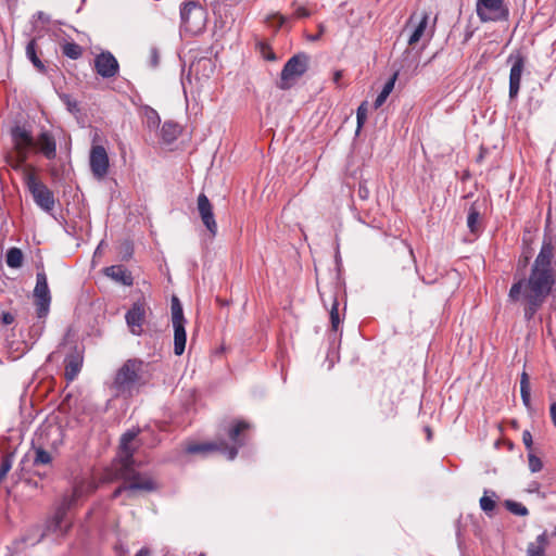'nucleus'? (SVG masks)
<instances>
[{"label":"nucleus","mask_w":556,"mask_h":556,"mask_svg":"<svg viewBox=\"0 0 556 556\" xmlns=\"http://www.w3.org/2000/svg\"><path fill=\"white\" fill-rule=\"evenodd\" d=\"M258 48H260V52H261L262 56L265 60H268V61H275L276 60L275 53L271 51V49L267 45L260 43Z\"/></svg>","instance_id":"37"},{"label":"nucleus","mask_w":556,"mask_h":556,"mask_svg":"<svg viewBox=\"0 0 556 556\" xmlns=\"http://www.w3.org/2000/svg\"><path fill=\"white\" fill-rule=\"evenodd\" d=\"M104 274L112 280L124 286H131L134 282L131 274L122 265L106 267Z\"/></svg>","instance_id":"20"},{"label":"nucleus","mask_w":556,"mask_h":556,"mask_svg":"<svg viewBox=\"0 0 556 556\" xmlns=\"http://www.w3.org/2000/svg\"><path fill=\"white\" fill-rule=\"evenodd\" d=\"M52 462V456L46 450L38 447L35 450L34 465L35 466H47Z\"/></svg>","instance_id":"29"},{"label":"nucleus","mask_w":556,"mask_h":556,"mask_svg":"<svg viewBox=\"0 0 556 556\" xmlns=\"http://www.w3.org/2000/svg\"><path fill=\"white\" fill-rule=\"evenodd\" d=\"M522 402L526 406L530 405V387H520Z\"/></svg>","instance_id":"39"},{"label":"nucleus","mask_w":556,"mask_h":556,"mask_svg":"<svg viewBox=\"0 0 556 556\" xmlns=\"http://www.w3.org/2000/svg\"><path fill=\"white\" fill-rule=\"evenodd\" d=\"M547 539L545 533L540 534L534 542L528 545V556H545Z\"/></svg>","instance_id":"23"},{"label":"nucleus","mask_w":556,"mask_h":556,"mask_svg":"<svg viewBox=\"0 0 556 556\" xmlns=\"http://www.w3.org/2000/svg\"><path fill=\"white\" fill-rule=\"evenodd\" d=\"M137 437L136 431H127L121 438L118 462V476L125 480L127 497L134 496L136 491L152 492L157 489V483L147 473H140L134 469L135 460L132 458L136 445L134 441Z\"/></svg>","instance_id":"2"},{"label":"nucleus","mask_w":556,"mask_h":556,"mask_svg":"<svg viewBox=\"0 0 556 556\" xmlns=\"http://www.w3.org/2000/svg\"><path fill=\"white\" fill-rule=\"evenodd\" d=\"M13 148L16 153V166H24L26 163L30 149L35 146V140L26 128L15 126L11 130Z\"/></svg>","instance_id":"8"},{"label":"nucleus","mask_w":556,"mask_h":556,"mask_svg":"<svg viewBox=\"0 0 556 556\" xmlns=\"http://www.w3.org/2000/svg\"><path fill=\"white\" fill-rule=\"evenodd\" d=\"M97 73L103 78L114 77L118 73V62L111 52H102L94 60Z\"/></svg>","instance_id":"16"},{"label":"nucleus","mask_w":556,"mask_h":556,"mask_svg":"<svg viewBox=\"0 0 556 556\" xmlns=\"http://www.w3.org/2000/svg\"><path fill=\"white\" fill-rule=\"evenodd\" d=\"M13 464V454H7L2 457L0 464V480H3L11 470Z\"/></svg>","instance_id":"31"},{"label":"nucleus","mask_w":556,"mask_h":556,"mask_svg":"<svg viewBox=\"0 0 556 556\" xmlns=\"http://www.w3.org/2000/svg\"><path fill=\"white\" fill-rule=\"evenodd\" d=\"M505 506L511 514H515L518 516L528 515L527 507H525L521 503L514 502V501H506Z\"/></svg>","instance_id":"32"},{"label":"nucleus","mask_w":556,"mask_h":556,"mask_svg":"<svg viewBox=\"0 0 556 556\" xmlns=\"http://www.w3.org/2000/svg\"><path fill=\"white\" fill-rule=\"evenodd\" d=\"M35 146L38 147L39 151L49 160H52L56 155V143L53 136L47 131L41 132Z\"/></svg>","instance_id":"19"},{"label":"nucleus","mask_w":556,"mask_h":556,"mask_svg":"<svg viewBox=\"0 0 556 556\" xmlns=\"http://www.w3.org/2000/svg\"><path fill=\"white\" fill-rule=\"evenodd\" d=\"M479 212L475 208H470L468 217H467V226L470 229L472 233L477 232L478 227V220H479Z\"/></svg>","instance_id":"34"},{"label":"nucleus","mask_w":556,"mask_h":556,"mask_svg":"<svg viewBox=\"0 0 556 556\" xmlns=\"http://www.w3.org/2000/svg\"><path fill=\"white\" fill-rule=\"evenodd\" d=\"M358 192H359L361 198H363V199H366L368 197V190L365 188L359 187Z\"/></svg>","instance_id":"49"},{"label":"nucleus","mask_w":556,"mask_h":556,"mask_svg":"<svg viewBox=\"0 0 556 556\" xmlns=\"http://www.w3.org/2000/svg\"><path fill=\"white\" fill-rule=\"evenodd\" d=\"M149 123L156 126L160 122L159 116L154 111H151V116H148Z\"/></svg>","instance_id":"44"},{"label":"nucleus","mask_w":556,"mask_h":556,"mask_svg":"<svg viewBox=\"0 0 556 556\" xmlns=\"http://www.w3.org/2000/svg\"><path fill=\"white\" fill-rule=\"evenodd\" d=\"M554 247L551 240H544L541 250L534 260L529 279L520 280L514 283L509 291V298L517 300L522 293L527 301L525 316L530 319L536 309L542 305L545 298L549 294L555 282L554 268Z\"/></svg>","instance_id":"1"},{"label":"nucleus","mask_w":556,"mask_h":556,"mask_svg":"<svg viewBox=\"0 0 556 556\" xmlns=\"http://www.w3.org/2000/svg\"><path fill=\"white\" fill-rule=\"evenodd\" d=\"M549 412H551L552 420L556 427V402L551 404Z\"/></svg>","instance_id":"48"},{"label":"nucleus","mask_w":556,"mask_h":556,"mask_svg":"<svg viewBox=\"0 0 556 556\" xmlns=\"http://www.w3.org/2000/svg\"><path fill=\"white\" fill-rule=\"evenodd\" d=\"M429 14L426 11L412 14L408 25H414V30L408 38V45H416L426 34L428 29Z\"/></svg>","instance_id":"17"},{"label":"nucleus","mask_w":556,"mask_h":556,"mask_svg":"<svg viewBox=\"0 0 556 556\" xmlns=\"http://www.w3.org/2000/svg\"><path fill=\"white\" fill-rule=\"evenodd\" d=\"M338 306H339V303H338L337 299L334 298L332 301L331 308H330L331 328L334 331H337L339 329V326L341 323Z\"/></svg>","instance_id":"30"},{"label":"nucleus","mask_w":556,"mask_h":556,"mask_svg":"<svg viewBox=\"0 0 556 556\" xmlns=\"http://www.w3.org/2000/svg\"><path fill=\"white\" fill-rule=\"evenodd\" d=\"M496 498H497V495L494 491L485 490L483 493V496L479 501L480 508L485 514L490 515L496 506V502H495Z\"/></svg>","instance_id":"24"},{"label":"nucleus","mask_w":556,"mask_h":556,"mask_svg":"<svg viewBox=\"0 0 556 556\" xmlns=\"http://www.w3.org/2000/svg\"><path fill=\"white\" fill-rule=\"evenodd\" d=\"M23 263V253L17 248H11L7 253V264L11 268H20Z\"/></svg>","instance_id":"26"},{"label":"nucleus","mask_w":556,"mask_h":556,"mask_svg":"<svg viewBox=\"0 0 556 556\" xmlns=\"http://www.w3.org/2000/svg\"><path fill=\"white\" fill-rule=\"evenodd\" d=\"M34 296L36 299L37 316L42 318L48 314L51 302L47 276L43 271L37 273Z\"/></svg>","instance_id":"11"},{"label":"nucleus","mask_w":556,"mask_h":556,"mask_svg":"<svg viewBox=\"0 0 556 556\" xmlns=\"http://www.w3.org/2000/svg\"><path fill=\"white\" fill-rule=\"evenodd\" d=\"M89 165L96 178L102 179L108 175L110 162L104 147L99 144L92 146L89 155Z\"/></svg>","instance_id":"12"},{"label":"nucleus","mask_w":556,"mask_h":556,"mask_svg":"<svg viewBox=\"0 0 556 556\" xmlns=\"http://www.w3.org/2000/svg\"><path fill=\"white\" fill-rule=\"evenodd\" d=\"M64 99L66 100V105L71 112L77 110V103L75 101H71L67 96H65Z\"/></svg>","instance_id":"43"},{"label":"nucleus","mask_w":556,"mask_h":556,"mask_svg":"<svg viewBox=\"0 0 556 556\" xmlns=\"http://www.w3.org/2000/svg\"><path fill=\"white\" fill-rule=\"evenodd\" d=\"M356 118H357V130L356 132L359 131V129L362 128V126L364 125L366 118H367V106H366V103H362L358 109H357V113H356Z\"/></svg>","instance_id":"35"},{"label":"nucleus","mask_w":556,"mask_h":556,"mask_svg":"<svg viewBox=\"0 0 556 556\" xmlns=\"http://www.w3.org/2000/svg\"><path fill=\"white\" fill-rule=\"evenodd\" d=\"M186 323H175L174 328V353L177 356L184 354L186 349L187 334L185 329Z\"/></svg>","instance_id":"21"},{"label":"nucleus","mask_w":556,"mask_h":556,"mask_svg":"<svg viewBox=\"0 0 556 556\" xmlns=\"http://www.w3.org/2000/svg\"><path fill=\"white\" fill-rule=\"evenodd\" d=\"M149 551L146 548H141L135 556H148Z\"/></svg>","instance_id":"50"},{"label":"nucleus","mask_w":556,"mask_h":556,"mask_svg":"<svg viewBox=\"0 0 556 556\" xmlns=\"http://www.w3.org/2000/svg\"><path fill=\"white\" fill-rule=\"evenodd\" d=\"M308 58L306 54H295L285 64L281 72V84L280 88L287 89L290 87V80L299 78L307 70Z\"/></svg>","instance_id":"10"},{"label":"nucleus","mask_w":556,"mask_h":556,"mask_svg":"<svg viewBox=\"0 0 556 556\" xmlns=\"http://www.w3.org/2000/svg\"><path fill=\"white\" fill-rule=\"evenodd\" d=\"M122 493H126L127 494V489L125 488V483L123 485H121L119 488H117L114 493H113V497L116 498L118 497Z\"/></svg>","instance_id":"46"},{"label":"nucleus","mask_w":556,"mask_h":556,"mask_svg":"<svg viewBox=\"0 0 556 556\" xmlns=\"http://www.w3.org/2000/svg\"><path fill=\"white\" fill-rule=\"evenodd\" d=\"M295 18H306L311 16V12L304 7H296L293 12Z\"/></svg>","instance_id":"38"},{"label":"nucleus","mask_w":556,"mask_h":556,"mask_svg":"<svg viewBox=\"0 0 556 556\" xmlns=\"http://www.w3.org/2000/svg\"><path fill=\"white\" fill-rule=\"evenodd\" d=\"M522 441H523V444L526 445L527 450L530 451L532 448V443H533L532 435H531L530 431L525 430L522 432Z\"/></svg>","instance_id":"40"},{"label":"nucleus","mask_w":556,"mask_h":556,"mask_svg":"<svg viewBox=\"0 0 556 556\" xmlns=\"http://www.w3.org/2000/svg\"><path fill=\"white\" fill-rule=\"evenodd\" d=\"M476 12L481 22H497L508 17L503 0H477Z\"/></svg>","instance_id":"9"},{"label":"nucleus","mask_w":556,"mask_h":556,"mask_svg":"<svg viewBox=\"0 0 556 556\" xmlns=\"http://www.w3.org/2000/svg\"><path fill=\"white\" fill-rule=\"evenodd\" d=\"M34 17L37 20V21H40L42 23H48L50 21L49 16L43 13L42 11H38Z\"/></svg>","instance_id":"42"},{"label":"nucleus","mask_w":556,"mask_h":556,"mask_svg":"<svg viewBox=\"0 0 556 556\" xmlns=\"http://www.w3.org/2000/svg\"><path fill=\"white\" fill-rule=\"evenodd\" d=\"M520 387H530L529 377H528L527 372H525V371L521 375Z\"/></svg>","instance_id":"47"},{"label":"nucleus","mask_w":556,"mask_h":556,"mask_svg":"<svg viewBox=\"0 0 556 556\" xmlns=\"http://www.w3.org/2000/svg\"><path fill=\"white\" fill-rule=\"evenodd\" d=\"M324 33H325V25L323 23H320L318 25V35H308L307 39L311 41H316L323 36Z\"/></svg>","instance_id":"41"},{"label":"nucleus","mask_w":556,"mask_h":556,"mask_svg":"<svg viewBox=\"0 0 556 556\" xmlns=\"http://www.w3.org/2000/svg\"><path fill=\"white\" fill-rule=\"evenodd\" d=\"M250 425L245 421H238L230 430L229 438L235 443V446L229 447L226 443H220L219 445L215 443H203V444H189L187 446V452L189 454L203 453L213 450H220L229 460L236 458L238 454V447L243 445V442L239 439L240 433L248 429Z\"/></svg>","instance_id":"5"},{"label":"nucleus","mask_w":556,"mask_h":556,"mask_svg":"<svg viewBox=\"0 0 556 556\" xmlns=\"http://www.w3.org/2000/svg\"><path fill=\"white\" fill-rule=\"evenodd\" d=\"M397 75L399 73L395 72L389 79L388 81L384 84L382 90L380 91V93L378 94V97L376 98L375 100V108L378 109L380 108L384 102L386 100L388 99V97L390 96V93L393 91L394 89V86H395V81L397 79Z\"/></svg>","instance_id":"22"},{"label":"nucleus","mask_w":556,"mask_h":556,"mask_svg":"<svg viewBox=\"0 0 556 556\" xmlns=\"http://www.w3.org/2000/svg\"><path fill=\"white\" fill-rule=\"evenodd\" d=\"M508 62H511L509 73V97L510 99H514L517 97L520 89L521 76L525 68V58L519 53L511 54L508 58Z\"/></svg>","instance_id":"13"},{"label":"nucleus","mask_w":556,"mask_h":556,"mask_svg":"<svg viewBox=\"0 0 556 556\" xmlns=\"http://www.w3.org/2000/svg\"><path fill=\"white\" fill-rule=\"evenodd\" d=\"M26 55L29 59V61L33 63V65L41 73L46 71L45 64L41 62V60L38 58L36 52V41L33 39L27 43L26 47Z\"/></svg>","instance_id":"25"},{"label":"nucleus","mask_w":556,"mask_h":556,"mask_svg":"<svg viewBox=\"0 0 556 556\" xmlns=\"http://www.w3.org/2000/svg\"><path fill=\"white\" fill-rule=\"evenodd\" d=\"M172 323H186L184 317L182 306L178 300V298L173 296L172 299Z\"/></svg>","instance_id":"28"},{"label":"nucleus","mask_w":556,"mask_h":556,"mask_svg":"<svg viewBox=\"0 0 556 556\" xmlns=\"http://www.w3.org/2000/svg\"><path fill=\"white\" fill-rule=\"evenodd\" d=\"M23 173L26 187L31 193L35 203L46 212L52 211L55 204L52 191L38 180L31 167L25 166Z\"/></svg>","instance_id":"6"},{"label":"nucleus","mask_w":556,"mask_h":556,"mask_svg":"<svg viewBox=\"0 0 556 556\" xmlns=\"http://www.w3.org/2000/svg\"><path fill=\"white\" fill-rule=\"evenodd\" d=\"M341 72H337L336 75H334V80L338 81L341 77Z\"/></svg>","instance_id":"52"},{"label":"nucleus","mask_w":556,"mask_h":556,"mask_svg":"<svg viewBox=\"0 0 556 556\" xmlns=\"http://www.w3.org/2000/svg\"><path fill=\"white\" fill-rule=\"evenodd\" d=\"M162 132H163V137L167 141H172L176 138V136L179 132L178 126L173 123H165L162 127Z\"/></svg>","instance_id":"33"},{"label":"nucleus","mask_w":556,"mask_h":556,"mask_svg":"<svg viewBox=\"0 0 556 556\" xmlns=\"http://www.w3.org/2000/svg\"><path fill=\"white\" fill-rule=\"evenodd\" d=\"M62 52L67 58L72 59V60H77L81 56L83 49L76 42H65L62 46Z\"/></svg>","instance_id":"27"},{"label":"nucleus","mask_w":556,"mask_h":556,"mask_svg":"<svg viewBox=\"0 0 556 556\" xmlns=\"http://www.w3.org/2000/svg\"><path fill=\"white\" fill-rule=\"evenodd\" d=\"M103 244H104V241H101V242L99 243V245L97 247V249H96V251H94V256H96V255H98V254H100V252H101V249H102Z\"/></svg>","instance_id":"51"},{"label":"nucleus","mask_w":556,"mask_h":556,"mask_svg":"<svg viewBox=\"0 0 556 556\" xmlns=\"http://www.w3.org/2000/svg\"><path fill=\"white\" fill-rule=\"evenodd\" d=\"M197 206L203 225L212 237H215L217 233V224L213 213V205L204 193L199 194Z\"/></svg>","instance_id":"14"},{"label":"nucleus","mask_w":556,"mask_h":556,"mask_svg":"<svg viewBox=\"0 0 556 556\" xmlns=\"http://www.w3.org/2000/svg\"><path fill=\"white\" fill-rule=\"evenodd\" d=\"M528 459H529V468L532 472H538L542 469L543 464L538 456H535L532 453H529Z\"/></svg>","instance_id":"36"},{"label":"nucleus","mask_w":556,"mask_h":556,"mask_svg":"<svg viewBox=\"0 0 556 556\" xmlns=\"http://www.w3.org/2000/svg\"><path fill=\"white\" fill-rule=\"evenodd\" d=\"M180 18L186 30L197 34L205 26L206 12L199 3L188 1L180 9Z\"/></svg>","instance_id":"7"},{"label":"nucleus","mask_w":556,"mask_h":556,"mask_svg":"<svg viewBox=\"0 0 556 556\" xmlns=\"http://www.w3.org/2000/svg\"><path fill=\"white\" fill-rule=\"evenodd\" d=\"M14 320V317L10 313H3L2 314V323L5 325L12 324Z\"/></svg>","instance_id":"45"},{"label":"nucleus","mask_w":556,"mask_h":556,"mask_svg":"<svg viewBox=\"0 0 556 556\" xmlns=\"http://www.w3.org/2000/svg\"><path fill=\"white\" fill-rule=\"evenodd\" d=\"M147 379L148 364L139 358H129L117 369L111 390L117 396H130Z\"/></svg>","instance_id":"3"},{"label":"nucleus","mask_w":556,"mask_h":556,"mask_svg":"<svg viewBox=\"0 0 556 556\" xmlns=\"http://www.w3.org/2000/svg\"><path fill=\"white\" fill-rule=\"evenodd\" d=\"M146 305L140 302H136L126 313V324L132 334L140 336L142 333V327L146 321Z\"/></svg>","instance_id":"15"},{"label":"nucleus","mask_w":556,"mask_h":556,"mask_svg":"<svg viewBox=\"0 0 556 556\" xmlns=\"http://www.w3.org/2000/svg\"><path fill=\"white\" fill-rule=\"evenodd\" d=\"M65 364V377L68 381H73L80 372L83 366V354L75 348L68 353L64 359Z\"/></svg>","instance_id":"18"},{"label":"nucleus","mask_w":556,"mask_h":556,"mask_svg":"<svg viewBox=\"0 0 556 556\" xmlns=\"http://www.w3.org/2000/svg\"><path fill=\"white\" fill-rule=\"evenodd\" d=\"M84 492L85 485L77 483L74 485L71 494L64 495L54 515L47 521L46 530L42 532L41 538L48 534H53L59 538L67 533L72 527V519L68 511L83 496Z\"/></svg>","instance_id":"4"}]
</instances>
